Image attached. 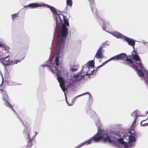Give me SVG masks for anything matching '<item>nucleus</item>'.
<instances>
[{"label": "nucleus", "mask_w": 148, "mask_h": 148, "mask_svg": "<svg viewBox=\"0 0 148 148\" xmlns=\"http://www.w3.org/2000/svg\"><path fill=\"white\" fill-rule=\"evenodd\" d=\"M135 70L139 76L141 77H143L144 76V73L140 70L138 69L137 67H136Z\"/></svg>", "instance_id": "19"}, {"label": "nucleus", "mask_w": 148, "mask_h": 148, "mask_svg": "<svg viewBox=\"0 0 148 148\" xmlns=\"http://www.w3.org/2000/svg\"><path fill=\"white\" fill-rule=\"evenodd\" d=\"M68 33V29L67 27L62 26L60 34L57 38V42L56 51L57 54L59 55L60 51L64 48L66 38Z\"/></svg>", "instance_id": "1"}, {"label": "nucleus", "mask_w": 148, "mask_h": 148, "mask_svg": "<svg viewBox=\"0 0 148 148\" xmlns=\"http://www.w3.org/2000/svg\"><path fill=\"white\" fill-rule=\"evenodd\" d=\"M108 45L107 42H106L103 43L99 47V48L97 50L95 55V57L97 59H102L103 57V48L106 46Z\"/></svg>", "instance_id": "4"}, {"label": "nucleus", "mask_w": 148, "mask_h": 148, "mask_svg": "<svg viewBox=\"0 0 148 148\" xmlns=\"http://www.w3.org/2000/svg\"><path fill=\"white\" fill-rule=\"evenodd\" d=\"M7 103H8V104L7 105H6V106H8V107H9L10 108H12V110L14 111V109L13 108V107H12V106L10 105V104L8 102V101H7V102H6Z\"/></svg>", "instance_id": "29"}, {"label": "nucleus", "mask_w": 148, "mask_h": 148, "mask_svg": "<svg viewBox=\"0 0 148 148\" xmlns=\"http://www.w3.org/2000/svg\"><path fill=\"white\" fill-rule=\"evenodd\" d=\"M19 118L22 121V120L20 118Z\"/></svg>", "instance_id": "38"}, {"label": "nucleus", "mask_w": 148, "mask_h": 148, "mask_svg": "<svg viewBox=\"0 0 148 148\" xmlns=\"http://www.w3.org/2000/svg\"><path fill=\"white\" fill-rule=\"evenodd\" d=\"M118 141L122 145L125 144V142L124 141L123 139L122 138L118 139Z\"/></svg>", "instance_id": "28"}, {"label": "nucleus", "mask_w": 148, "mask_h": 148, "mask_svg": "<svg viewBox=\"0 0 148 148\" xmlns=\"http://www.w3.org/2000/svg\"><path fill=\"white\" fill-rule=\"evenodd\" d=\"M25 130H24V132H25Z\"/></svg>", "instance_id": "39"}, {"label": "nucleus", "mask_w": 148, "mask_h": 148, "mask_svg": "<svg viewBox=\"0 0 148 148\" xmlns=\"http://www.w3.org/2000/svg\"><path fill=\"white\" fill-rule=\"evenodd\" d=\"M86 94H90V93L89 92H87L83 94H82L80 95L82 96V95H84Z\"/></svg>", "instance_id": "35"}, {"label": "nucleus", "mask_w": 148, "mask_h": 148, "mask_svg": "<svg viewBox=\"0 0 148 148\" xmlns=\"http://www.w3.org/2000/svg\"><path fill=\"white\" fill-rule=\"evenodd\" d=\"M138 116H136V118H135L134 121L133 122V123H134L136 122V119H137V118L138 117Z\"/></svg>", "instance_id": "34"}, {"label": "nucleus", "mask_w": 148, "mask_h": 148, "mask_svg": "<svg viewBox=\"0 0 148 148\" xmlns=\"http://www.w3.org/2000/svg\"><path fill=\"white\" fill-rule=\"evenodd\" d=\"M47 8H50L51 10L55 14V15H58V13L56 10V9L53 7L51 6L48 5H46Z\"/></svg>", "instance_id": "16"}, {"label": "nucleus", "mask_w": 148, "mask_h": 148, "mask_svg": "<svg viewBox=\"0 0 148 148\" xmlns=\"http://www.w3.org/2000/svg\"><path fill=\"white\" fill-rule=\"evenodd\" d=\"M105 23H103V25L102 26V28L103 30H105L106 29V27H105L106 25Z\"/></svg>", "instance_id": "33"}, {"label": "nucleus", "mask_w": 148, "mask_h": 148, "mask_svg": "<svg viewBox=\"0 0 148 148\" xmlns=\"http://www.w3.org/2000/svg\"><path fill=\"white\" fill-rule=\"evenodd\" d=\"M3 46V45L0 43V47H1Z\"/></svg>", "instance_id": "36"}, {"label": "nucleus", "mask_w": 148, "mask_h": 148, "mask_svg": "<svg viewBox=\"0 0 148 148\" xmlns=\"http://www.w3.org/2000/svg\"><path fill=\"white\" fill-rule=\"evenodd\" d=\"M88 140H87V141H86L83 143H81V144H79L77 147H75L74 148H79L84 145H85L86 144L87 145H88L89 144H88Z\"/></svg>", "instance_id": "24"}, {"label": "nucleus", "mask_w": 148, "mask_h": 148, "mask_svg": "<svg viewBox=\"0 0 148 148\" xmlns=\"http://www.w3.org/2000/svg\"><path fill=\"white\" fill-rule=\"evenodd\" d=\"M63 21L64 24H62V26H64L65 27H66V26H69V22H68L67 19L65 18L64 16H63Z\"/></svg>", "instance_id": "20"}, {"label": "nucleus", "mask_w": 148, "mask_h": 148, "mask_svg": "<svg viewBox=\"0 0 148 148\" xmlns=\"http://www.w3.org/2000/svg\"><path fill=\"white\" fill-rule=\"evenodd\" d=\"M26 130H27V132H25V133L27 135L28 134L29 139V140L27 144V148H30L32 145L33 144L32 141L34 138L32 136V137H31V134H29V131H28L27 127H26Z\"/></svg>", "instance_id": "9"}, {"label": "nucleus", "mask_w": 148, "mask_h": 148, "mask_svg": "<svg viewBox=\"0 0 148 148\" xmlns=\"http://www.w3.org/2000/svg\"><path fill=\"white\" fill-rule=\"evenodd\" d=\"M66 3L67 5L71 7L72 5L73 1L72 0H66Z\"/></svg>", "instance_id": "25"}, {"label": "nucleus", "mask_w": 148, "mask_h": 148, "mask_svg": "<svg viewBox=\"0 0 148 148\" xmlns=\"http://www.w3.org/2000/svg\"><path fill=\"white\" fill-rule=\"evenodd\" d=\"M123 39L127 42L129 45L134 47L135 45V41L132 39L125 36Z\"/></svg>", "instance_id": "10"}, {"label": "nucleus", "mask_w": 148, "mask_h": 148, "mask_svg": "<svg viewBox=\"0 0 148 148\" xmlns=\"http://www.w3.org/2000/svg\"><path fill=\"white\" fill-rule=\"evenodd\" d=\"M111 34L117 38H122L123 39L125 36L118 32H112Z\"/></svg>", "instance_id": "14"}, {"label": "nucleus", "mask_w": 148, "mask_h": 148, "mask_svg": "<svg viewBox=\"0 0 148 148\" xmlns=\"http://www.w3.org/2000/svg\"><path fill=\"white\" fill-rule=\"evenodd\" d=\"M82 70L83 71H82V73L83 74H84L86 72H88V73L87 75L91 74V72L90 73H89V67L87 66L84 67L81 70Z\"/></svg>", "instance_id": "17"}, {"label": "nucleus", "mask_w": 148, "mask_h": 148, "mask_svg": "<svg viewBox=\"0 0 148 148\" xmlns=\"http://www.w3.org/2000/svg\"><path fill=\"white\" fill-rule=\"evenodd\" d=\"M71 70L72 72H74L77 71V69H76L72 68L71 69Z\"/></svg>", "instance_id": "32"}, {"label": "nucleus", "mask_w": 148, "mask_h": 148, "mask_svg": "<svg viewBox=\"0 0 148 148\" xmlns=\"http://www.w3.org/2000/svg\"><path fill=\"white\" fill-rule=\"evenodd\" d=\"M3 99L6 102H7V100L8 99V97L7 94H5L3 96Z\"/></svg>", "instance_id": "27"}, {"label": "nucleus", "mask_w": 148, "mask_h": 148, "mask_svg": "<svg viewBox=\"0 0 148 148\" xmlns=\"http://www.w3.org/2000/svg\"><path fill=\"white\" fill-rule=\"evenodd\" d=\"M82 71H83L82 70L81 71L80 73L79 74H75L73 76V77L74 78L75 80L77 81L80 80L84 78L85 76L87 75L88 73V72H86L84 74H83Z\"/></svg>", "instance_id": "8"}, {"label": "nucleus", "mask_w": 148, "mask_h": 148, "mask_svg": "<svg viewBox=\"0 0 148 148\" xmlns=\"http://www.w3.org/2000/svg\"><path fill=\"white\" fill-rule=\"evenodd\" d=\"M129 140L130 142L134 143L135 142L136 140L135 137L132 136H131L129 137Z\"/></svg>", "instance_id": "22"}, {"label": "nucleus", "mask_w": 148, "mask_h": 148, "mask_svg": "<svg viewBox=\"0 0 148 148\" xmlns=\"http://www.w3.org/2000/svg\"><path fill=\"white\" fill-rule=\"evenodd\" d=\"M8 59H1L0 60L2 64L5 66H9L11 65H13L15 64H16L18 62H20L22 59L20 60H15L13 61H10V57H9Z\"/></svg>", "instance_id": "5"}, {"label": "nucleus", "mask_w": 148, "mask_h": 148, "mask_svg": "<svg viewBox=\"0 0 148 148\" xmlns=\"http://www.w3.org/2000/svg\"><path fill=\"white\" fill-rule=\"evenodd\" d=\"M1 47H2L3 49V50H3V51L5 52L6 51L7 52V53H9V50L10 49V48L9 47L5 45H3V46Z\"/></svg>", "instance_id": "21"}, {"label": "nucleus", "mask_w": 148, "mask_h": 148, "mask_svg": "<svg viewBox=\"0 0 148 148\" xmlns=\"http://www.w3.org/2000/svg\"><path fill=\"white\" fill-rule=\"evenodd\" d=\"M124 60L125 61L124 64L129 65L131 67H133L134 65L133 61L131 59L128 58V56L125 53H121L113 57L108 60L107 62H109L111 60Z\"/></svg>", "instance_id": "3"}, {"label": "nucleus", "mask_w": 148, "mask_h": 148, "mask_svg": "<svg viewBox=\"0 0 148 148\" xmlns=\"http://www.w3.org/2000/svg\"><path fill=\"white\" fill-rule=\"evenodd\" d=\"M104 133L103 135L102 134H96L95 135L92 137L90 138L88 140V144H90L92 143V141L94 140L96 142L99 141L101 140L103 138H104Z\"/></svg>", "instance_id": "6"}, {"label": "nucleus", "mask_w": 148, "mask_h": 148, "mask_svg": "<svg viewBox=\"0 0 148 148\" xmlns=\"http://www.w3.org/2000/svg\"><path fill=\"white\" fill-rule=\"evenodd\" d=\"M1 92L2 93L3 96L7 94L5 90H1Z\"/></svg>", "instance_id": "30"}, {"label": "nucleus", "mask_w": 148, "mask_h": 148, "mask_svg": "<svg viewBox=\"0 0 148 148\" xmlns=\"http://www.w3.org/2000/svg\"><path fill=\"white\" fill-rule=\"evenodd\" d=\"M124 145V147L125 148L127 147L128 148V145L127 144V143H126L125 142V144H123Z\"/></svg>", "instance_id": "31"}, {"label": "nucleus", "mask_w": 148, "mask_h": 148, "mask_svg": "<svg viewBox=\"0 0 148 148\" xmlns=\"http://www.w3.org/2000/svg\"><path fill=\"white\" fill-rule=\"evenodd\" d=\"M105 134H104V138L103 139V142L105 143H111L112 142L113 140L110 139V137L108 136V134L105 132Z\"/></svg>", "instance_id": "12"}, {"label": "nucleus", "mask_w": 148, "mask_h": 148, "mask_svg": "<svg viewBox=\"0 0 148 148\" xmlns=\"http://www.w3.org/2000/svg\"><path fill=\"white\" fill-rule=\"evenodd\" d=\"M59 58L57 56L55 59V63L54 62L53 65L50 67V69L52 73H56L57 75L58 79L60 84V86L62 90L64 91L66 89L64 81L62 77L61 76H58L59 74H60L62 70L61 68H59Z\"/></svg>", "instance_id": "2"}, {"label": "nucleus", "mask_w": 148, "mask_h": 148, "mask_svg": "<svg viewBox=\"0 0 148 148\" xmlns=\"http://www.w3.org/2000/svg\"><path fill=\"white\" fill-rule=\"evenodd\" d=\"M18 13H17V14H15L11 15V17L12 20L16 19L18 17Z\"/></svg>", "instance_id": "26"}, {"label": "nucleus", "mask_w": 148, "mask_h": 148, "mask_svg": "<svg viewBox=\"0 0 148 148\" xmlns=\"http://www.w3.org/2000/svg\"><path fill=\"white\" fill-rule=\"evenodd\" d=\"M41 6V5H40L38 3H32L29 4L28 5L26 6V7H29L30 8H37L40 6Z\"/></svg>", "instance_id": "18"}, {"label": "nucleus", "mask_w": 148, "mask_h": 148, "mask_svg": "<svg viewBox=\"0 0 148 148\" xmlns=\"http://www.w3.org/2000/svg\"><path fill=\"white\" fill-rule=\"evenodd\" d=\"M7 52H0V60L2 59H7L8 58L10 57L9 55L8 54Z\"/></svg>", "instance_id": "13"}, {"label": "nucleus", "mask_w": 148, "mask_h": 148, "mask_svg": "<svg viewBox=\"0 0 148 148\" xmlns=\"http://www.w3.org/2000/svg\"><path fill=\"white\" fill-rule=\"evenodd\" d=\"M107 60L104 63H103L102 64L99 66H98L96 68H95V69H93V71H91V74H94L96 73V71L98 70V69L100 68L103 65H105L108 62H107Z\"/></svg>", "instance_id": "15"}, {"label": "nucleus", "mask_w": 148, "mask_h": 148, "mask_svg": "<svg viewBox=\"0 0 148 148\" xmlns=\"http://www.w3.org/2000/svg\"><path fill=\"white\" fill-rule=\"evenodd\" d=\"M94 62L93 60H91L87 62V64L88 66H90L91 68H92V67L94 66Z\"/></svg>", "instance_id": "23"}, {"label": "nucleus", "mask_w": 148, "mask_h": 148, "mask_svg": "<svg viewBox=\"0 0 148 148\" xmlns=\"http://www.w3.org/2000/svg\"><path fill=\"white\" fill-rule=\"evenodd\" d=\"M132 58L134 59L135 63L138 66L140 69H141L143 68V64L141 62L140 57L137 54L133 55L132 56Z\"/></svg>", "instance_id": "7"}, {"label": "nucleus", "mask_w": 148, "mask_h": 148, "mask_svg": "<svg viewBox=\"0 0 148 148\" xmlns=\"http://www.w3.org/2000/svg\"><path fill=\"white\" fill-rule=\"evenodd\" d=\"M141 121V123H140V124H141H141H142V122L143 121Z\"/></svg>", "instance_id": "37"}, {"label": "nucleus", "mask_w": 148, "mask_h": 148, "mask_svg": "<svg viewBox=\"0 0 148 148\" xmlns=\"http://www.w3.org/2000/svg\"><path fill=\"white\" fill-rule=\"evenodd\" d=\"M88 1L90 2V4L91 5V8L92 12H95L97 16L98 12L97 8H96L94 5V0H88Z\"/></svg>", "instance_id": "11"}]
</instances>
